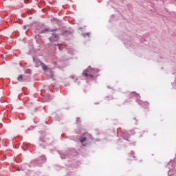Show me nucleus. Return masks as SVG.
<instances>
[{"label": "nucleus", "mask_w": 176, "mask_h": 176, "mask_svg": "<svg viewBox=\"0 0 176 176\" xmlns=\"http://www.w3.org/2000/svg\"><path fill=\"white\" fill-rule=\"evenodd\" d=\"M57 46H58L59 50H61V48L60 47V44H57Z\"/></svg>", "instance_id": "16"}, {"label": "nucleus", "mask_w": 176, "mask_h": 176, "mask_svg": "<svg viewBox=\"0 0 176 176\" xmlns=\"http://www.w3.org/2000/svg\"><path fill=\"white\" fill-rule=\"evenodd\" d=\"M67 157H68L67 155H65V157L60 155V159H67Z\"/></svg>", "instance_id": "14"}, {"label": "nucleus", "mask_w": 176, "mask_h": 176, "mask_svg": "<svg viewBox=\"0 0 176 176\" xmlns=\"http://www.w3.org/2000/svg\"><path fill=\"white\" fill-rule=\"evenodd\" d=\"M16 23H19V24H21V19L20 18H18L16 21Z\"/></svg>", "instance_id": "11"}, {"label": "nucleus", "mask_w": 176, "mask_h": 176, "mask_svg": "<svg viewBox=\"0 0 176 176\" xmlns=\"http://www.w3.org/2000/svg\"><path fill=\"white\" fill-rule=\"evenodd\" d=\"M50 42H57L58 41V35L52 34V36L50 38Z\"/></svg>", "instance_id": "4"}, {"label": "nucleus", "mask_w": 176, "mask_h": 176, "mask_svg": "<svg viewBox=\"0 0 176 176\" xmlns=\"http://www.w3.org/2000/svg\"><path fill=\"white\" fill-rule=\"evenodd\" d=\"M76 122H79V118H76Z\"/></svg>", "instance_id": "18"}, {"label": "nucleus", "mask_w": 176, "mask_h": 176, "mask_svg": "<svg viewBox=\"0 0 176 176\" xmlns=\"http://www.w3.org/2000/svg\"><path fill=\"white\" fill-rule=\"evenodd\" d=\"M24 27V28H25V26H23Z\"/></svg>", "instance_id": "22"}, {"label": "nucleus", "mask_w": 176, "mask_h": 176, "mask_svg": "<svg viewBox=\"0 0 176 176\" xmlns=\"http://www.w3.org/2000/svg\"><path fill=\"white\" fill-rule=\"evenodd\" d=\"M33 61L34 63H39V60H36L34 57H33Z\"/></svg>", "instance_id": "15"}, {"label": "nucleus", "mask_w": 176, "mask_h": 176, "mask_svg": "<svg viewBox=\"0 0 176 176\" xmlns=\"http://www.w3.org/2000/svg\"><path fill=\"white\" fill-rule=\"evenodd\" d=\"M17 80H23V76H19L18 78H17Z\"/></svg>", "instance_id": "13"}, {"label": "nucleus", "mask_w": 176, "mask_h": 176, "mask_svg": "<svg viewBox=\"0 0 176 176\" xmlns=\"http://www.w3.org/2000/svg\"><path fill=\"white\" fill-rule=\"evenodd\" d=\"M38 63H40L43 71H47V66H46V65H45L43 63H42V61L38 60Z\"/></svg>", "instance_id": "7"}, {"label": "nucleus", "mask_w": 176, "mask_h": 176, "mask_svg": "<svg viewBox=\"0 0 176 176\" xmlns=\"http://www.w3.org/2000/svg\"><path fill=\"white\" fill-rule=\"evenodd\" d=\"M40 142H43V144L45 145V144L46 145H50V144H52V140H50V139L46 138H45V140L42 139L41 138H40ZM41 143H40V145H43Z\"/></svg>", "instance_id": "3"}, {"label": "nucleus", "mask_w": 176, "mask_h": 176, "mask_svg": "<svg viewBox=\"0 0 176 176\" xmlns=\"http://www.w3.org/2000/svg\"><path fill=\"white\" fill-rule=\"evenodd\" d=\"M82 36H84L85 38H90V33L89 32H86V33H82Z\"/></svg>", "instance_id": "8"}, {"label": "nucleus", "mask_w": 176, "mask_h": 176, "mask_svg": "<svg viewBox=\"0 0 176 176\" xmlns=\"http://www.w3.org/2000/svg\"><path fill=\"white\" fill-rule=\"evenodd\" d=\"M100 72V69H93L90 66L87 67V69H85L82 72L83 76H85V78H87L88 76H90L91 78H94L93 74H97Z\"/></svg>", "instance_id": "1"}, {"label": "nucleus", "mask_w": 176, "mask_h": 176, "mask_svg": "<svg viewBox=\"0 0 176 176\" xmlns=\"http://www.w3.org/2000/svg\"><path fill=\"white\" fill-rule=\"evenodd\" d=\"M131 96L135 97L136 101L140 105H142L143 107H148V105H149V103L148 102H142V100H138L139 98H140V96L138 94L135 93V91L132 92L131 94Z\"/></svg>", "instance_id": "2"}, {"label": "nucleus", "mask_w": 176, "mask_h": 176, "mask_svg": "<svg viewBox=\"0 0 176 176\" xmlns=\"http://www.w3.org/2000/svg\"><path fill=\"white\" fill-rule=\"evenodd\" d=\"M41 160H42L43 163H45V162H46V157L45 156L41 157Z\"/></svg>", "instance_id": "10"}, {"label": "nucleus", "mask_w": 176, "mask_h": 176, "mask_svg": "<svg viewBox=\"0 0 176 176\" xmlns=\"http://www.w3.org/2000/svg\"><path fill=\"white\" fill-rule=\"evenodd\" d=\"M121 135L124 138V140H127V138H129V137H130V133L127 131H124V132H122Z\"/></svg>", "instance_id": "6"}, {"label": "nucleus", "mask_w": 176, "mask_h": 176, "mask_svg": "<svg viewBox=\"0 0 176 176\" xmlns=\"http://www.w3.org/2000/svg\"><path fill=\"white\" fill-rule=\"evenodd\" d=\"M25 74H31V70L28 69L25 71Z\"/></svg>", "instance_id": "12"}, {"label": "nucleus", "mask_w": 176, "mask_h": 176, "mask_svg": "<svg viewBox=\"0 0 176 176\" xmlns=\"http://www.w3.org/2000/svg\"><path fill=\"white\" fill-rule=\"evenodd\" d=\"M86 140H87V138H80V142H81V143H83V142H85V141H86Z\"/></svg>", "instance_id": "9"}, {"label": "nucleus", "mask_w": 176, "mask_h": 176, "mask_svg": "<svg viewBox=\"0 0 176 176\" xmlns=\"http://www.w3.org/2000/svg\"><path fill=\"white\" fill-rule=\"evenodd\" d=\"M53 32L54 31H57V28L56 29H50V28H45L44 30H42L41 32V34H46L47 32Z\"/></svg>", "instance_id": "5"}, {"label": "nucleus", "mask_w": 176, "mask_h": 176, "mask_svg": "<svg viewBox=\"0 0 176 176\" xmlns=\"http://www.w3.org/2000/svg\"><path fill=\"white\" fill-rule=\"evenodd\" d=\"M16 170H17V171H21V169H20L19 168H18L16 169Z\"/></svg>", "instance_id": "17"}, {"label": "nucleus", "mask_w": 176, "mask_h": 176, "mask_svg": "<svg viewBox=\"0 0 176 176\" xmlns=\"http://www.w3.org/2000/svg\"><path fill=\"white\" fill-rule=\"evenodd\" d=\"M132 157H133V159H134L135 157L133 156Z\"/></svg>", "instance_id": "21"}, {"label": "nucleus", "mask_w": 176, "mask_h": 176, "mask_svg": "<svg viewBox=\"0 0 176 176\" xmlns=\"http://www.w3.org/2000/svg\"><path fill=\"white\" fill-rule=\"evenodd\" d=\"M76 133L77 134H80V133H79V132H78V131H76Z\"/></svg>", "instance_id": "19"}, {"label": "nucleus", "mask_w": 176, "mask_h": 176, "mask_svg": "<svg viewBox=\"0 0 176 176\" xmlns=\"http://www.w3.org/2000/svg\"><path fill=\"white\" fill-rule=\"evenodd\" d=\"M19 100H21V98H20V96H19Z\"/></svg>", "instance_id": "20"}]
</instances>
